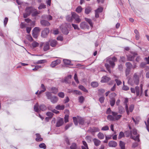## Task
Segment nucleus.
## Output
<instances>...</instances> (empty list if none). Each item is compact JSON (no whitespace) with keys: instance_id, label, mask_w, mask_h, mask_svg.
I'll return each mask as SVG.
<instances>
[{"instance_id":"1","label":"nucleus","mask_w":149,"mask_h":149,"mask_svg":"<svg viewBox=\"0 0 149 149\" xmlns=\"http://www.w3.org/2000/svg\"><path fill=\"white\" fill-rule=\"evenodd\" d=\"M25 13L23 14L24 18H26L31 14L32 17H36L40 13V11H38L32 6L26 7L25 8Z\"/></svg>"},{"instance_id":"2","label":"nucleus","mask_w":149,"mask_h":149,"mask_svg":"<svg viewBox=\"0 0 149 149\" xmlns=\"http://www.w3.org/2000/svg\"><path fill=\"white\" fill-rule=\"evenodd\" d=\"M117 61V59L115 57L112 58H107L106 59V63L105 64V66L109 73H111V71L110 69L111 67L113 68L115 66V62Z\"/></svg>"},{"instance_id":"3","label":"nucleus","mask_w":149,"mask_h":149,"mask_svg":"<svg viewBox=\"0 0 149 149\" xmlns=\"http://www.w3.org/2000/svg\"><path fill=\"white\" fill-rule=\"evenodd\" d=\"M121 117V115L118 114L117 112L114 111L112 112V115H109L107 116V118L110 121H114L119 120Z\"/></svg>"},{"instance_id":"4","label":"nucleus","mask_w":149,"mask_h":149,"mask_svg":"<svg viewBox=\"0 0 149 149\" xmlns=\"http://www.w3.org/2000/svg\"><path fill=\"white\" fill-rule=\"evenodd\" d=\"M43 46V49L44 51H47L50 49L49 44L48 42H41L40 45V47H42Z\"/></svg>"},{"instance_id":"5","label":"nucleus","mask_w":149,"mask_h":149,"mask_svg":"<svg viewBox=\"0 0 149 149\" xmlns=\"http://www.w3.org/2000/svg\"><path fill=\"white\" fill-rule=\"evenodd\" d=\"M71 26L70 24L69 23H65L64 25L62 26V31L65 34L67 35L69 33V31L67 27H70Z\"/></svg>"},{"instance_id":"6","label":"nucleus","mask_w":149,"mask_h":149,"mask_svg":"<svg viewBox=\"0 0 149 149\" xmlns=\"http://www.w3.org/2000/svg\"><path fill=\"white\" fill-rule=\"evenodd\" d=\"M72 18L75 19L76 22L79 23L81 21L80 16L75 13H72Z\"/></svg>"},{"instance_id":"7","label":"nucleus","mask_w":149,"mask_h":149,"mask_svg":"<svg viewBox=\"0 0 149 149\" xmlns=\"http://www.w3.org/2000/svg\"><path fill=\"white\" fill-rule=\"evenodd\" d=\"M49 32V28H45L41 33V36L43 38H46L47 37Z\"/></svg>"},{"instance_id":"8","label":"nucleus","mask_w":149,"mask_h":149,"mask_svg":"<svg viewBox=\"0 0 149 149\" xmlns=\"http://www.w3.org/2000/svg\"><path fill=\"white\" fill-rule=\"evenodd\" d=\"M61 61L60 59H57L51 63L50 65V66L52 68H54L57 65L61 63Z\"/></svg>"},{"instance_id":"9","label":"nucleus","mask_w":149,"mask_h":149,"mask_svg":"<svg viewBox=\"0 0 149 149\" xmlns=\"http://www.w3.org/2000/svg\"><path fill=\"white\" fill-rule=\"evenodd\" d=\"M80 27L82 29H89V26L87 23L85 22H83L80 23Z\"/></svg>"},{"instance_id":"10","label":"nucleus","mask_w":149,"mask_h":149,"mask_svg":"<svg viewBox=\"0 0 149 149\" xmlns=\"http://www.w3.org/2000/svg\"><path fill=\"white\" fill-rule=\"evenodd\" d=\"M40 23L42 26H50L51 24L48 21L44 19L41 20Z\"/></svg>"},{"instance_id":"11","label":"nucleus","mask_w":149,"mask_h":149,"mask_svg":"<svg viewBox=\"0 0 149 149\" xmlns=\"http://www.w3.org/2000/svg\"><path fill=\"white\" fill-rule=\"evenodd\" d=\"M78 120L79 123L80 125H84L87 126L89 124V122L85 123L84 119L81 117H78Z\"/></svg>"},{"instance_id":"12","label":"nucleus","mask_w":149,"mask_h":149,"mask_svg":"<svg viewBox=\"0 0 149 149\" xmlns=\"http://www.w3.org/2000/svg\"><path fill=\"white\" fill-rule=\"evenodd\" d=\"M48 42H49V44H50V46L53 47H56L57 44V42L55 40H49L48 41Z\"/></svg>"},{"instance_id":"13","label":"nucleus","mask_w":149,"mask_h":149,"mask_svg":"<svg viewBox=\"0 0 149 149\" xmlns=\"http://www.w3.org/2000/svg\"><path fill=\"white\" fill-rule=\"evenodd\" d=\"M99 131L100 129L98 128L93 127L92 128H90L88 130V132L93 133L96 132H99Z\"/></svg>"},{"instance_id":"14","label":"nucleus","mask_w":149,"mask_h":149,"mask_svg":"<svg viewBox=\"0 0 149 149\" xmlns=\"http://www.w3.org/2000/svg\"><path fill=\"white\" fill-rule=\"evenodd\" d=\"M140 75H134L133 77V80L134 83L136 85H138L139 82V78Z\"/></svg>"},{"instance_id":"15","label":"nucleus","mask_w":149,"mask_h":149,"mask_svg":"<svg viewBox=\"0 0 149 149\" xmlns=\"http://www.w3.org/2000/svg\"><path fill=\"white\" fill-rule=\"evenodd\" d=\"M49 90L52 91V93L54 94H56L58 91V88L55 87H52L49 88Z\"/></svg>"},{"instance_id":"16","label":"nucleus","mask_w":149,"mask_h":149,"mask_svg":"<svg viewBox=\"0 0 149 149\" xmlns=\"http://www.w3.org/2000/svg\"><path fill=\"white\" fill-rule=\"evenodd\" d=\"M110 79V78L109 77H107L106 76H103L102 78L101 82L102 83H105L107 82Z\"/></svg>"},{"instance_id":"17","label":"nucleus","mask_w":149,"mask_h":149,"mask_svg":"<svg viewBox=\"0 0 149 149\" xmlns=\"http://www.w3.org/2000/svg\"><path fill=\"white\" fill-rule=\"evenodd\" d=\"M64 123L63 119V118H60L57 122L56 126L59 127L62 125Z\"/></svg>"},{"instance_id":"18","label":"nucleus","mask_w":149,"mask_h":149,"mask_svg":"<svg viewBox=\"0 0 149 149\" xmlns=\"http://www.w3.org/2000/svg\"><path fill=\"white\" fill-rule=\"evenodd\" d=\"M58 98L56 96H53L50 99L51 102L53 104L56 103L58 100Z\"/></svg>"},{"instance_id":"19","label":"nucleus","mask_w":149,"mask_h":149,"mask_svg":"<svg viewBox=\"0 0 149 149\" xmlns=\"http://www.w3.org/2000/svg\"><path fill=\"white\" fill-rule=\"evenodd\" d=\"M42 18L44 19H47L48 20H52V17L50 15H44L42 16Z\"/></svg>"},{"instance_id":"20","label":"nucleus","mask_w":149,"mask_h":149,"mask_svg":"<svg viewBox=\"0 0 149 149\" xmlns=\"http://www.w3.org/2000/svg\"><path fill=\"white\" fill-rule=\"evenodd\" d=\"M128 102V99L127 98H125L124 101V103L125 105V109L128 115L129 113V111L128 110V107L127 105V103Z\"/></svg>"},{"instance_id":"21","label":"nucleus","mask_w":149,"mask_h":149,"mask_svg":"<svg viewBox=\"0 0 149 149\" xmlns=\"http://www.w3.org/2000/svg\"><path fill=\"white\" fill-rule=\"evenodd\" d=\"M137 55V54L136 53H134V55L132 56L131 55H129L127 56V60L129 61H133L135 57V56H136Z\"/></svg>"},{"instance_id":"22","label":"nucleus","mask_w":149,"mask_h":149,"mask_svg":"<svg viewBox=\"0 0 149 149\" xmlns=\"http://www.w3.org/2000/svg\"><path fill=\"white\" fill-rule=\"evenodd\" d=\"M108 145L111 147H115L117 146V143L115 141H112L109 142Z\"/></svg>"},{"instance_id":"23","label":"nucleus","mask_w":149,"mask_h":149,"mask_svg":"<svg viewBox=\"0 0 149 149\" xmlns=\"http://www.w3.org/2000/svg\"><path fill=\"white\" fill-rule=\"evenodd\" d=\"M36 140L37 142L41 141H42L43 138L41 137V136L40 134L38 133H36Z\"/></svg>"},{"instance_id":"24","label":"nucleus","mask_w":149,"mask_h":149,"mask_svg":"<svg viewBox=\"0 0 149 149\" xmlns=\"http://www.w3.org/2000/svg\"><path fill=\"white\" fill-rule=\"evenodd\" d=\"M92 8L90 6L86 7L85 9V13L86 14L88 15L90 13L91 11Z\"/></svg>"},{"instance_id":"25","label":"nucleus","mask_w":149,"mask_h":149,"mask_svg":"<svg viewBox=\"0 0 149 149\" xmlns=\"http://www.w3.org/2000/svg\"><path fill=\"white\" fill-rule=\"evenodd\" d=\"M93 141L95 145L96 146H98L100 144V141L96 139H93Z\"/></svg>"},{"instance_id":"26","label":"nucleus","mask_w":149,"mask_h":149,"mask_svg":"<svg viewBox=\"0 0 149 149\" xmlns=\"http://www.w3.org/2000/svg\"><path fill=\"white\" fill-rule=\"evenodd\" d=\"M34 109L35 111L39 112L40 111V109L39 107L38 104V103H36L34 107Z\"/></svg>"},{"instance_id":"27","label":"nucleus","mask_w":149,"mask_h":149,"mask_svg":"<svg viewBox=\"0 0 149 149\" xmlns=\"http://www.w3.org/2000/svg\"><path fill=\"white\" fill-rule=\"evenodd\" d=\"M71 78V75H69L67 77H66L64 80V81L67 83H70V81L69 79H70Z\"/></svg>"},{"instance_id":"28","label":"nucleus","mask_w":149,"mask_h":149,"mask_svg":"<svg viewBox=\"0 0 149 149\" xmlns=\"http://www.w3.org/2000/svg\"><path fill=\"white\" fill-rule=\"evenodd\" d=\"M85 20L86 21L89 23V24H90V26L91 27H93V24L91 19H89L88 18H85Z\"/></svg>"},{"instance_id":"29","label":"nucleus","mask_w":149,"mask_h":149,"mask_svg":"<svg viewBox=\"0 0 149 149\" xmlns=\"http://www.w3.org/2000/svg\"><path fill=\"white\" fill-rule=\"evenodd\" d=\"M55 108L58 110H63L64 109V105H58L55 107Z\"/></svg>"},{"instance_id":"30","label":"nucleus","mask_w":149,"mask_h":149,"mask_svg":"<svg viewBox=\"0 0 149 149\" xmlns=\"http://www.w3.org/2000/svg\"><path fill=\"white\" fill-rule=\"evenodd\" d=\"M118 111L120 113H122L125 111L123 107L121 106H119L118 107Z\"/></svg>"},{"instance_id":"31","label":"nucleus","mask_w":149,"mask_h":149,"mask_svg":"<svg viewBox=\"0 0 149 149\" xmlns=\"http://www.w3.org/2000/svg\"><path fill=\"white\" fill-rule=\"evenodd\" d=\"M83 144L84 146H81L82 149H88V146L86 143L85 141H82Z\"/></svg>"},{"instance_id":"32","label":"nucleus","mask_w":149,"mask_h":149,"mask_svg":"<svg viewBox=\"0 0 149 149\" xmlns=\"http://www.w3.org/2000/svg\"><path fill=\"white\" fill-rule=\"evenodd\" d=\"M136 92V95L137 96L139 95L140 94L141 95L142 94L141 93V91H140L139 88L138 86H136L135 87Z\"/></svg>"},{"instance_id":"33","label":"nucleus","mask_w":149,"mask_h":149,"mask_svg":"<svg viewBox=\"0 0 149 149\" xmlns=\"http://www.w3.org/2000/svg\"><path fill=\"white\" fill-rule=\"evenodd\" d=\"M110 99L109 101L110 105L111 106L113 107L115 104V99Z\"/></svg>"},{"instance_id":"34","label":"nucleus","mask_w":149,"mask_h":149,"mask_svg":"<svg viewBox=\"0 0 149 149\" xmlns=\"http://www.w3.org/2000/svg\"><path fill=\"white\" fill-rule=\"evenodd\" d=\"M45 94L46 96L48 99L50 100L53 96H52L51 93L50 92H47L45 93Z\"/></svg>"},{"instance_id":"35","label":"nucleus","mask_w":149,"mask_h":149,"mask_svg":"<svg viewBox=\"0 0 149 149\" xmlns=\"http://www.w3.org/2000/svg\"><path fill=\"white\" fill-rule=\"evenodd\" d=\"M64 63L67 65H70L71 62V61L68 59H64L63 60Z\"/></svg>"},{"instance_id":"36","label":"nucleus","mask_w":149,"mask_h":149,"mask_svg":"<svg viewBox=\"0 0 149 149\" xmlns=\"http://www.w3.org/2000/svg\"><path fill=\"white\" fill-rule=\"evenodd\" d=\"M83 10L81 7L80 6H79L76 8V11L78 13H81Z\"/></svg>"},{"instance_id":"37","label":"nucleus","mask_w":149,"mask_h":149,"mask_svg":"<svg viewBox=\"0 0 149 149\" xmlns=\"http://www.w3.org/2000/svg\"><path fill=\"white\" fill-rule=\"evenodd\" d=\"M148 116L149 117V118H148L147 120V122L145 121V123L146 125L147 129L149 132V114L148 115Z\"/></svg>"},{"instance_id":"38","label":"nucleus","mask_w":149,"mask_h":149,"mask_svg":"<svg viewBox=\"0 0 149 149\" xmlns=\"http://www.w3.org/2000/svg\"><path fill=\"white\" fill-rule=\"evenodd\" d=\"M125 65L127 68L130 69H131L132 67V65L131 63L129 62H127L125 63Z\"/></svg>"},{"instance_id":"39","label":"nucleus","mask_w":149,"mask_h":149,"mask_svg":"<svg viewBox=\"0 0 149 149\" xmlns=\"http://www.w3.org/2000/svg\"><path fill=\"white\" fill-rule=\"evenodd\" d=\"M117 95L114 93H112L110 94L109 96L110 99H115V97Z\"/></svg>"},{"instance_id":"40","label":"nucleus","mask_w":149,"mask_h":149,"mask_svg":"<svg viewBox=\"0 0 149 149\" xmlns=\"http://www.w3.org/2000/svg\"><path fill=\"white\" fill-rule=\"evenodd\" d=\"M78 117H73V121L74 123V124L76 125H78Z\"/></svg>"},{"instance_id":"41","label":"nucleus","mask_w":149,"mask_h":149,"mask_svg":"<svg viewBox=\"0 0 149 149\" xmlns=\"http://www.w3.org/2000/svg\"><path fill=\"white\" fill-rule=\"evenodd\" d=\"M79 89L83 91L86 92H87L88 91L82 85H80L79 86Z\"/></svg>"},{"instance_id":"42","label":"nucleus","mask_w":149,"mask_h":149,"mask_svg":"<svg viewBox=\"0 0 149 149\" xmlns=\"http://www.w3.org/2000/svg\"><path fill=\"white\" fill-rule=\"evenodd\" d=\"M39 109L40 110L44 111L46 109V107L44 105H41L40 106Z\"/></svg>"},{"instance_id":"43","label":"nucleus","mask_w":149,"mask_h":149,"mask_svg":"<svg viewBox=\"0 0 149 149\" xmlns=\"http://www.w3.org/2000/svg\"><path fill=\"white\" fill-rule=\"evenodd\" d=\"M78 100L80 103H82L84 100V97L83 96H80L79 97Z\"/></svg>"},{"instance_id":"44","label":"nucleus","mask_w":149,"mask_h":149,"mask_svg":"<svg viewBox=\"0 0 149 149\" xmlns=\"http://www.w3.org/2000/svg\"><path fill=\"white\" fill-rule=\"evenodd\" d=\"M39 146L40 148H43L44 149H45L46 148V146L45 144L43 143L40 144Z\"/></svg>"},{"instance_id":"45","label":"nucleus","mask_w":149,"mask_h":149,"mask_svg":"<svg viewBox=\"0 0 149 149\" xmlns=\"http://www.w3.org/2000/svg\"><path fill=\"white\" fill-rule=\"evenodd\" d=\"M46 7V6L43 3H41L40 6L38 7V9L41 10L42 9H44Z\"/></svg>"},{"instance_id":"46","label":"nucleus","mask_w":149,"mask_h":149,"mask_svg":"<svg viewBox=\"0 0 149 149\" xmlns=\"http://www.w3.org/2000/svg\"><path fill=\"white\" fill-rule=\"evenodd\" d=\"M70 149H77V146L76 144L74 143H72L70 147Z\"/></svg>"},{"instance_id":"47","label":"nucleus","mask_w":149,"mask_h":149,"mask_svg":"<svg viewBox=\"0 0 149 149\" xmlns=\"http://www.w3.org/2000/svg\"><path fill=\"white\" fill-rule=\"evenodd\" d=\"M97 136L100 139H102L104 138V134L101 132H99L98 133Z\"/></svg>"},{"instance_id":"48","label":"nucleus","mask_w":149,"mask_h":149,"mask_svg":"<svg viewBox=\"0 0 149 149\" xmlns=\"http://www.w3.org/2000/svg\"><path fill=\"white\" fill-rule=\"evenodd\" d=\"M119 145L121 149L125 148V143L123 141H120Z\"/></svg>"},{"instance_id":"49","label":"nucleus","mask_w":149,"mask_h":149,"mask_svg":"<svg viewBox=\"0 0 149 149\" xmlns=\"http://www.w3.org/2000/svg\"><path fill=\"white\" fill-rule=\"evenodd\" d=\"M72 17L70 15H68L66 17V19L69 22H72Z\"/></svg>"},{"instance_id":"50","label":"nucleus","mask_w":149,"mask_h":149,"mask_svg":"<svg viewBox=\"0 0 149 149\" xmlns=\"http://www.w3.org/2000/svg\"><path fill=\"white\" fill-rule=\"evenodd\" d=\"M32 46L33 48L36 47L38 46L39 45V43L36 42H33L32 43Z\"/></svg>"},{"instance_id":"51","label":"nucleus","mask_w":149,"mask_h":149,"mask_svg":"<svg viewBox=\"0 0 149 149\" xmlns=\"http://www.w3.org/2000/svg\"><path fill=\"white\" fill-rule=\"evenodd\" d=\"M58 96L61 98H63L65 96V94L63 92H60L58 93Z\"/></svg>"},{"instance_id":"52","label":"nucleus","mask_w":149,"mask_h":149,"mask_svg":"<svg viewBox=\"0 0 149 149\" xmlns=\"http://www.w3.org/2000/svg\"><path fill=\"white\" fill-rule=\"evenodd\" d=\"M92 86L93 87H96L98 86V84L97 82H93L91 84Z\"/></svg>"},{"instance_id":"53","label":"nucleus","mask_w":149,"mask_h":149,"mask_svg":"<svg viewBox=\"0 0 149 149\" xmlns=\"http://www.w3.org/2000/svg\"><path fill=\"white\" fill-rule=\"evenodd\" d=\"M46 115L47 116L49 117L50 118H51L53 116V113L51 112H48L46 113Z\"/></svg>"},{"instance_id":"54","label":"nucleus","mask_w":149,"mask_h":149,"mask_svg":"<svg viewBox=\"0 0 149 149\" xmlns=\"http://www.w3.org/2000/svg\"><path fill=\"white\" fill-rule=\"evenodd\" d=\"M124 136L125 135L124 133L122 132H120L119 133L118 139H120L121 138L124 137Z\"/></svg>"},{"instance_id":"55","label":"nucleus","mask_w":149,"mask_h":149,"mask_svg":"<svg viewBox=\"0 0 149 149\" xmlns=\"http://www.w3.org/2000/svg\"><path fill=\"white\" fill-rule=\"evenodd\" d=\"M132 138L134 139L135 141H137L138 142H139L140 141L139 135L136 136L135 137L132 136Z\"/></svg>"},{"instance_id":"56","label":"nucleus","mask_w":149,"mask_h":149,"mask_svg":"<svg viewBox=\"0 0 149 149\" xmlns=\"http://www.w3.org/2000/svg\"><path fill=\"white\" fill-rule=\"evenodd\" d=\"M32 36L33 37L35 38H37L38 36V33L33 31H32Z\"/></svg>"},{"instance_id":"57","label":"nucleus","mask_w":149,"mask_h":149,"mask_svg":"<svg viewBox=\"0 0 149 149\" xmlns=\"http://www.w3.org/2000/svg\"><path fill=\"white\" fill-rule=\"evenodd\" d=\"M86 140L88 142H90L91 141V137L90 136H87L85 138Z\"/></svg>"},{"instance_id":"58","label":"nucleus","mask_w":149,"mask_h":149,"mask_svg":"<svg viewBox=\"0 0 149 149\" xmlns=\"http://www.w3.org/2000/svg\"><path fill=\"white\" fill-rule=\"evenodd\" d=\"M32 31L36 32L39 33L40 31L39 28L38 27H36L34 28L33 29Z\"/></svg>"},{"instance_id":"59","label":"nucleus","mask_w":149,"mask_h":149,"mask_svg":"<svg viewBox=\"0 0 149 149\" xmlns=\"http://www.w3.org/2000/svg\"><path fill=\"white\" fill-rule=\"evenodd\" d=\"M113 112L114 111H111V109L109 108L107 109L106 113L107 114H109V115H110V114H112V112Z\"/></svg>"},{"instance_id":"60","label":"nucleus","mask_w":149,"mask_h":149,"mask_svg":"<svg viewBox=\"0 0 149 149\" xmlns=\"http://www.w3.org/2000/svg\"><path fill=\"white\" fill-rule=\"evenodd\" d=\"M123 89L124 91H127L129 89V87L127 86L124 85V82L123 81Z\"/></svg>"},{"instance_id":"61","label":"nucleus","mask_w":149,"mask_h":149,"mask_svg":"<svg viewBox=\"0 0 149 149\" xmlns=\"http://www.w3.org/2000/svg\"><path fill=\"white\" fill-rule=\"evenodd\" d=\"M46 62V60H39L37 61V63L39 64H42Z\"/></svg>"},{"instance_id":"62","label":"nucleus","mask_w":149,"mask_h":149,"mask_svg":"<svg viewBox=\"0 0 149 149\" xmlns=\"http://www.w3.org/2000/svg\"><path fill=\"white\" fill-rule=\"evenodd\" d=\"M103 9V8L102 7H100L98 8L97 10H96L95 11L98 13H99L102 12V11Z\"/></svg>"},{"instance_id":"63","label":"nucleus","mask_w":149,"mask_h":149,"mask_svg":"<svg viewBox=\"0 0 149 149\" xmlns=\"http://www.w3.org/2000/svg\"><path fill=\"white\" fill-rule=\"evenodd\" d=\"M115 81L116 82L117 85L118 86L119 85L122 83V82L121 81L118 79H115Z\"/></svg>"},{"instance_id":"64","label":"nucleus","mask_w":149,"mask_h":149,"mask_svg":"<svg viewBox=\"0 0 149 149\" xmlns=\"http://www.w3.org/2000/svg\"><path fill=\"white\" fill-rule=\"evenodd\" d=\"M103 131H106L109 130V127L107 126H105L103 127L101 129Z\"/></svg>"}]
</instances>
